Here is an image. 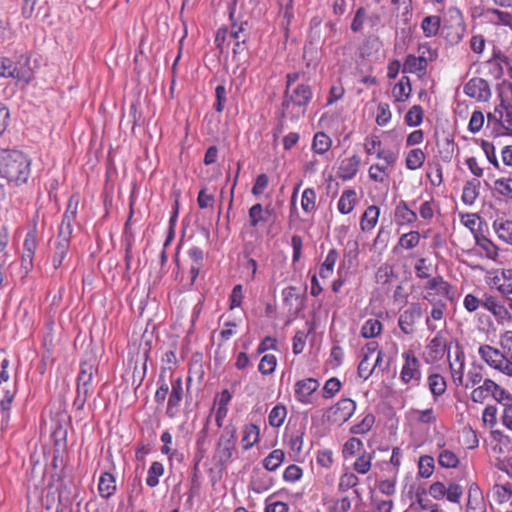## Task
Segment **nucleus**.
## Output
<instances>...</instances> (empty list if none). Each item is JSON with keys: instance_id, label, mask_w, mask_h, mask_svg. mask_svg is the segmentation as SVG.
Segmentation results:
<instances>
[{"instance_id": "obj_1", "label": "nucleus", "mask_w": 512, "mask_h": 512, "mask_svg": "<svg viewBox=\"0 0 512 512\" xmlns=\"http://www.w3.org/2000/svg\"><path fill=\"white\" fill-rule=\"evenodd\" d=\"M31 174V161L18 150L0 152V178L9 187H20L27 183Z\"/></svg>"}, {"instance_id": "obj_2", "label": "nucleus", "mask_w": 512, "mask_h": 512, "mask_svg": "<svg viewBox=\"0 0 512 512\" xmlns=\"http://www.w3.org/2000/svg\"><path fill=\"white\" fill-rule=\"evenodd\" d=\"M313 96L312 89L306 84H297L293 89H285L281 105L284 118L296 120L302 117Z\"/></svg>"}, {"instance_id": "obj_3", "label": "nucleus", "mask_w": 512, "mask_h": 512, "mask_svg": "<svg viewBox=\"0 0 512 512\" xmlns=\"http://www.w3.org/2000/svg\"><path fill=\"white\" fill-rule=\"evenodd\" d=\"M79 203V195L73 194L69 198L62 222L59 226L56 242L70 245V239L77 216Z\"/></svg>"}, {"instance_id": "obj_4", "label": "nucleus", "mask_w": 512, "mask_h": 512, "mask_svg": "<svg viewBox=\"0 0 512 512\" xmlns=\"http://www.w3.org/2000/svg\"><path fill=\"white\" fill-rule=\"evenodd\" d=\"M235 441L236 428L233 425L226 426L215 449V457L221 466H225L232 459Z\"/></svg>"}, {"instance_id": "obj_5", "label": "nucleus", "mask_w": 512, "mask_h": 512, "mask_svg": "<svg viewBox=\"0 0 512 512\" xmlns=\"http://www.w3.org/2000/svg\"><path fill=\"white\" fill-rule=\"evenodd\" d=\"M404 364L400 372V379L404 384L411 387L418 386L421 381L420 361L414 352L409 350L402 354Z\"/></svg>"}, {"instance_id": "obj_6", "label": "nucleus", "mask_w": 512, "mask_h": 512, "mask_svg": "<svg viewBox=\"0 0 512 512\" xmlns=\"http://www.w3.org/2000/svg\"><path fill=\"white\" fill-rule=\"evenodd\" d=\"M452 380L455 385L463 384V374L465 369V353L460 344L450 347L447 355Z\"/></svg>"}, {"instance_id": "obj_7", "label": "nucleus", "mask_w": 512, "mask_h": 512, "mask_svg": "<svg viewBox=\"0 0 512 512\" xmlns=\"http://www.w3.org/2000/svg\"><path fill=\"white\" fill-rule=\"evenodd\" d=\"M429 494L435 500H442L446 498L452 503H459L463 495V488L457 483H449L446 487L442 482H434L429 487Z\"/></svg>"}, {"instance_id": "obj_8", "label": "nucleus", "mask_w": 512, "mask_h": 512, "mask_svg": "<svg viewBox=\"0 0 512 512\" xmlns=\"http://www.w3.org/2000/svg\"><path fill=\"white\" fill-rule=\"evenodd\" d=\"M356 410V403L352 399H341L328 410L327 418L333 423H344L349 420Z\"/></svg>"}, {"instance_id": "obj_9", "label": "nucleus", "mask_w": 512, "mask_h": 512, "mask_svg": "<svg viewBox=\"0 0 512 512\" xmlns=\"http://www.w3.org/2000/svg\"><path fill=\"white\" fill-rule=\"evenodd\" d=\"M382 142L377 135H368L365 138L364 150L367 154H376L378 159L383 160L387 165H394L397 161V154L390 150L381 148Z\"/></svg>"}, {"instance_id": "obj_10", "label": "nucleus", "mask_w": 512, "mask_h": 512, "mask_svg": "<svg viewBox=\"0 0 512 512\" xmlns=\"http://www.w3.org/2000/svg\"><path fill=\"white\" fill-rule=\"evenodd\" d=\"M422 317V308L419 303H411L399 316L398 325L405 334L414 331L415 323Z\"/></svg>"}, {"instance_id": "obj_11", "label": "nucleus", "mask_w": 512, "mask_h": 512, "mask_svg": "<svg viewBox=\"0 0 512 512\" xmlns=\"http://www.w3.org/2000/svg\"><path fill=\"white\" fill-rule=\"evenodd\" d=\"M184 389L181 377L171 381V392L169 394L166 415L169 418H175L179 413V406L183 399Z\"/></svg>"}, {"instance_id": "obj_12", "label": "nucleus", "mask_w": 512, "mask_h": 512, "mask_svg": "<svg viewBox=\"0 0 512 512\" xmlns=\"http://www.w3.org/2000/svg\"><path fill=\"white\" fill-rule=\"evenodd\" d=\"M319 382L314 378H306L295 383V398L302 404H311L312 395L318 389Z\"/></svg>"}, {"instance_id": "obj_13", "label": "nucleus", "mask_w": 512, "mask_h": 512, "mask_svg": "<svg viewBox=\"0 0 512 512\" xmlns=\"http://www.w3.org/2000/svg\"><path fill=\"white\" fill-rule=\"evenodd\" d=\"M464 92L467 96L478 101H487L491 96L489 84L482 78H472L464 86Z\"/></svg>"}, {"instance_id": "obj_14", "label": "nucleus", "mask_w": 512, "mask_h": 512, "mask_svg": "<svg viewBox=\"0 0 512 512\" xmlns=\"http://www.w3.org/2000/svg\"><path fill=\"white\" fill-rule=\"evenodd\" d=\"M426 289L429 290L424 296L430 303L435 302V296H442L451 299V286L442 277H434L427 282Z\"/></svg>"}, {"instance_id": "obj_15", "label": "nucleus", "mask_w": 512, "mask_h": 512, "mask_svg": "<svg viewBox=\"0 0 512 512\" xmlns=\"http://www.w3.org/2000/svg\"><path fill=\"white\" fill-rule=\"evenodd\" d=\"M96 366L91 361H82L80 365V372L77 377V390L90 393L92 390V380Z\"/></svg>"}, {"instance_id": "obj_16", "label": "nucleus", "mask_w": 512, "mask_h": 512, "mask_svg": "<svg viewBox=\"0 0 512 512\" xmlns=\"http://www.w3.org/2000/svg\"><path fill=\"white\" fill-rule=\"evenodd\" d=\"M466 512H486L484 497L476 484H471L469 487Z\"/></svg>"}, {"instance_id": "obj_17", "label": "nucleus", "mask_w": 512, "mask_h": 512, "mask_svg": "<svg viewBox=\"0 0 512 512\" xmlns=\"http://www.w3.org/2000/svg\"><path fill=\"white\" fill-rule=\"evenodd\" d=\"M479 355L485 363H487L490 367L496 370L498 369V367H501V363L503 362L504 357L506 356L499 349H496L490 345L480 346Z\"/></svg>"}, {"instance_id": "obj_18", "label": "nucleus", "mask_w": 512, "mask_h": 512, "mask_svg": "<svg viewBox=\"0 0 512 512\" xmlns=\"http://www.w3.org/2000/svg\"><path fill=\"white\" fill-rule=\"evenodd\" d=\"M272 212V208H264L262 204L256 203L248 211L249 226L256 229L260 224L267 221V216Z\"/></svg>"}, {"instance_id": "obj_19", "label": "nucleus", "mask_w": 512, "mask_h": 512, "mask_svg": "<svg viewBox=\"0 0 512 512\" xmlns=\"http://www.w3.org/2000/svg\"><path fill=\"white\" fill-rule=\"evenodd\" d=\"M417 214L408 207L406 201L401 200L395 208V221L398 225L413 224L417 221Z\"/></svg>"}, {"instance_id": "obj_20", "label": "nucleus", "mask_w": 512, "mask_h": 512, "mask_svg": "<svg viewBox=\"0 0 512 512\" xmlns=\"http://www.w3.org/2000/svg\"><path fill=\"white\" fill-rule=\"evenodd\" d=\"M428 63L420 56L408 55L403 65V72L414 73L422 76L426 73Z\"/></svg>"}, {"instance_id": "obj_21", "label": "nucleus", "mask_w": 512, "mask_h": 512, "mask_svg": "<svg viewBox=\"0 0 512 512\" xmlns=\"http://www.w3.org/2000/svg\"><path fill=\"white\" fill-rule=\"evenodd\" d=\"M360 158L356 155L346 158L341 162L339 167V176L343 180L352 179L358 172Z\"/></svg>"}, {"instance_id": "obj_22", "label": "nucleus", "mask_w": 512, "mask_h": 512, "mask_svg": "<svg viewBox=\"0 0 512 512\" xmlns=\"http://www.w3.org/2000/svg\"><path fill=\"white\" fill-rule=\"evenodd\" d=\"M494 383L491 379H484L482 384L472 390L471 400L475 403H483L489 396H492L493 389H495Z\"/></svg>"}, {"instance_id": "obj_23", "label": "nucleus", "mask_w": 512, "mask_h": 512, "mask_svg": "<svg viewBox=\"0 0 512 512\" xmlns=\"http://www.w3.org/2000/svg\"><path fill=\"white\" fill-rule=\"evenodd\" d=\"M493 229L499 239L512 245V221L504 218H497L493 222Z\"/></svg>"}, {"instance_id": "obj_24", "label": "nucleus", "mask_w": 512, "mask_h": 512, "mask_svg": "<svg viewBox=\"0 0 512 512\" xmlns=\"http://www.w3.org/2000/svg\"><path fill=\"white\" fill-rule=\"evenodd\" d=\"M247 22H242L240 23L239 25L238 24H233L232 27H231V30L229 32V37L233 40H235V44H234V48H233V52L236 54V53H239L241 51V45L242 44H245L246 42V39H247Z\"/></svg>"}, {"instance_id": "obj_25", "label": "nucleus", "mask_w": 512, "mask_h": 512, "mask_svg": "<svg viewBox=\"0 0 512 512\" xmlns=\"http://www.w3.org/2000/svg\"><path fill=\"white\" fill-rule=\"evenodd\" d=\"M98 491L102 498H110L116 491L115 478L111 473L104 472L101 474L98 483Z\"/></svg>"}, {"instance_id": "obj_26", "label": "nucleus", "mask_w": 512, "mask_h": 512, "mask_svg": "<svg viewBox=\"0 0 512 512\" xmlns=\"http://www.w3.org/2000/svg\"><path fill=\"white\" fill-rule=\"evenodd\" d=\"M359 484V478L356 474L350 471H345L339 478L338 491L346 492L349 489H353V492L360 497V492L357 489Z\"/></svg>"}, {"instance_id": "obj_27", "label": "nucleus", "mask_w": 512, "mask_h": 512, "mask_svg": "<svg viewBox=\"0 0 512 512\" xmlns=\"http://www.w3.org/2000/svg\"><path fill=\"white\" fill-rule=\"evenodd\" d=\"M499 107L503 115V128L509 134H512V91L511 97L507 95L505 97L501 96Z\"/></svg>"}, {"instance_id": "obj_28", "label": "nucleus", "mask_w": 512, "mask_h": 512, "mask_svg": "<svg viewBox=\"0 0 512 512\" xmlns=\"http://www.w3.org/2000/svg\"><path fill=\"white\" fill-rule=\"evenodd\" d=\"M380 210L377 206H369L361 216L360 226L363 231L372 230L378 221Z\"/></svg>"}, {"instance_id": "obj_29", "label": "nucleus", "mask_w": 512, "mask_h": 512, "mask_svg": "<svg viewBox=\"0 0 512 512\" xmlns=\"http://www.w3.org/2000/svg\"><path fill=\"white\" fill-rule=\"evenodd\" d=\"M260 437V429L255 424H247L243 428V436L241 439L242 446L245 450L252 448Z\"/></svg>"}, {"instance_id": "obj_30", "label": "nucleus", "mask_w": 512, "mask_h": 512, "mask_svg": "<svg viewBox=\"0 0 512 512\" xmlns=\"http://www.w3.org/2000/svg\"><path fill=\"white\" fill-rule=\"evenodd\" d=\"M357 194L353 189L343 191L338 201V210L342 214H349L356 205Z\"/></svg>"}, {"instance_id": "obj_31", "label": "nucleus", "mask_w": 512, "mask_h": 512, "mask_svg": "<svg viewBox=\"0 0 512 512\" xmlns=\"http://www.w3.org/2000/svg\"><path fill=\"white\" fill-rule=\"evenodd\" d=\"M483 373L482 366L480 365H472V367L468 370L466 380L463 377V384L459 386H463L466 389L475 388L483 382Z\"/></svg>"}, {"instance_id": "obj_32", "label": "nucleus", "mask_w": 512, "mask_h": 512, "mask_svg": "<svg viewBox=\"0 0 512 512\" xmlns=\"http://www.w3.org/2000/svg\"><path fill=\"white\" fill-rule=\"evenodd\" d=\"M498 291L508 296L512 294V269H503L500 276L495 277Z\"/></svg>"}, {"instance_id": "obj_33", "label": "nucleus", "mask_w": 512, "mask_h": 512, "mask_svg": "<svg viewBox=\"0 0 512 512\" xmlns=\"http://www.w3.org/2000/svg\"><path fill=\"white\" fill-rule=\"evenodd\" d=\"M411 93V85L408 77H402L398 83L395 84L392 90L393 97L397 102L406 101Z\"/></svg>"}, {"instance_id": "obj_34", "label": "nucleus", "mask_w": 512, "mask_h": 512, "mask_svg": "<svg viewBox=\"0 0 512 512\" xmlns=\"http://www.w3.org/2000/svg\"><path fill=\"white\" fill-rule=\"evenodd\" d=\"M447 308V305L444 302L438 301L433 303V308L430 313V317L426 319L427 328L431 331H435L437 326L433 323V321H441L444 317V312Z\"/></svg>"}, {"instance_id": "obj_35", "label": "nucleus", "mask_w": 512, "mask_h": 512, "mask_svg": "<svg viewBox=\"0 0 512 512\" xmlns=\"http://www.w3.org/2000/svg\"><path fill=\"white\" fill-rule=\"evenodd\" d=\"M480 181L478 179H473L468 181L464 188L462 194V200L465 204H473L476 198L479 195Z\"/></svg>"}, {"instance_id": "obj_36", "label": "nucleus", "mask_w": 512, "mask_h": 512, "mask_svg": "<svg viewBox=\"0 0 512 512\" xmlns=\"http://www.w3.org/2000/svg\"><path fill=\"white\" fill-rule=\"evenodd\" d=\"M425 158V153L420 148L412 149L406 156V167L409 170H416L424 164Z\"/></svg>"}, {"instance_id": "obj_37", "label": "nucleus", "mask_w": 512, "mask_h": 512, "mask_svg": "<svg viewBox=\"0 0 512 512\" xmlns=\"http://www.w3.org/2000/svg\"><path fill=\"white\" fill-rule=\"evenodd\" d=\"M428 386L435 398L443 395L447 388L446 381L440 374H431L428 377Z\"/></svg>"}, {"instance_id": "obj_38", "label": "nucleus", "mask_w": 512, "mask_h": 512, "mask_svg": "<svg viewBox=\"0 0 512 512\" xmlns=\"http://www.w3.org/2000/svg\"><path fill=\"white\" fill-rule=\"evenodd\" d=\"M164 474V466L161 462L154 461L152 462L150 468L148 469L146 484L154 488L159 484V478Z\"/></svg>"}, {"instance_id": "obj_39", "label": "nucleus", "mask_w": 512, "mask_h": 512, "mask_svg": "<svg viewBox=\"0 0 512 512\" xmlns=\"http://www.w3.org/2000/svg\"><path fill=\"white\" fill-rule=\"evenodd\" d=\"M487 15L491 22L512 28V14L498 9H488Z\"/></svg>"}, {"instance_id": "obj_40", "label": "nucleus", "mask_w": 512, "mask_h": 512, "mask_svg": "<svg viewBox=\"0 0 512 512\" xmlns=\"http://www.w3.org/2000/svg\"><path fill=\"white\" fill-rule=\"evenodd\" d=\"M284 458V451L275 449L263 460V466L269 471H275L283 463Z\"/></svg>"}, {"instance_id": "obj_41", "label": "nucleus", "mask_w": 512, "mask_h": 512, "mask_svg": "<svg viewBox=\"0 0 512 512\" xmlns=\"http://www.w3.org/2000/svg\"><path fill=\"white\" fill-rule=\"evenodd\" d=\"M382 331V323L375 318L368 319L361 328V335L364 338H374Z\"/></svg>"}, {"instance_id": "obj_42", "label": "nucleus", "mask_w": 512, "mask_h": 512, "mask_svg": "<svg viewBox=\"0 0 512 512\" xmlns=\"http://www.w3.org/2000/svg\"><path fill=\"white\" fill-rule=\"evenodd\" d=\"M287 416V409L284 405L278 404L272 408L269 413L268 421L272 427H280L283 425Z\"/></svg>"}, {"instance_id": "obj_43", "label": "nucleus", "mask_w": 512, "mask_h": 512, "mask_svg": "<svg viewBox=\"0 0 512 512\" xmlns=\"http://www.w3.org/2000/svg\"><path fill=\"white\" fill-rule=\"evenodd\" d=\"M331 144V138L327 134L323 132H318L315 134L313 138L312 148L315 151V153L324 154L330 149Z\"/></svg>"}, {"instance_id": "obj_44", "label": "nucleus", "mask_w": 512, "mask_h": 512, "mask_svg": "<svg viewBox=\"0 0 512 512\" xmlns=\"http://www.w3.org/2000/svg\"><path fill=\"white\" fill-rule=\"evenodd\" d=\"M15 393L7 390L4 393L2 400L0 401L1 408V425L4 426L8 423L10 418V409L14 399Z\"/></svg>"}, {"instance_id": "obj_45", "label": "nucleus", "mask_w": 512, "mask_h": 512, "mask_svg": "<svg viewBox=\"0 0 512 512\" xmlns=\"http://www.w3.org/2000/svg\"><path fill=\"white\" fill-rule=\"evenodd\" d=\"M424 111L420 105L412 106L406 113L404 120L408 126L417 127L423 121Z\"/></svg>"}, {"instance_id": "obj_46", "label": "nucleus", "mask_w": 512, "mask_h": 512, "mask_svg": "<svg viewBox=\"0 0 512 512\" xmlns=\"http://www.w3.org/2000/svg\"><path fill=\"white\" fill-rule=\"evenodd\" d=\"M301 207L303 211L310 214L316 209V192L312 188H306L302 193Z\"/></svg>"}, {"instance_id": "obj_47", "label": "nucleus", "mask_w": 512, "mask_h": 512, "mask_svg": "<svg viewBox=\"0 0 512 512\" xmlns=\"http://www.w3.org/2000/svg\"><path fill=\"white\" fill-rule=\"evenodd\" d=\"M421 27L425 36H435L440 28V18L438 16H427L423 19Z\"/></svg>"}, {"instance_id": "obj_48", "label": "nucleus", "mask_w": 512, "mask_h": 512, "mask_svg": "<svg viewBox=\"0 0 512 512\" xmlns=\"http://www.w3.org/2000/svg\"><path fill=\"white\" fill-rule=\"evenodd\" d=\"M373 454L363 452L354 462L353 468L359 474H367L371 469Z\"/></svg>"}, {"instance_id": "obj_49", "label": "nucleus", "mask_w": 512, "mask_h": 512, "mask_svg": "<svg viewBox=\"0 0 512 512\" xmlns=\"http://www.w3.org/2000/svg\"><path fill=\"white\" fill-rule=\"evenodd\" d=\"M387 164H373L368 170L369 178L374 182L383 183L389 176L387 172Z\"/></svg>"}, {"instance_id": "obj_50", "label": "nucleus", "mask_w": 512, "mask_h": 512, "mask_svg": "<svg viewBox=\"0 0 512 512\" xmlns=\"http://www.w3.org/2000/svg\"><path fill=\"white\" fill-rule=\"evenodd\" d=\"M0 77H19V71L11 59L6 57L0 58Z\"/></svg>"}, {"instance_id": "obj_51", "label": "nucleus", "mask_w": 512, "mask_h": 512, "mask_svg": "<svg viewBox=\"0 0 512 512\" xmlns=\"http://www.w3.org/2000/svg\"><path fill=\"white\" fill-rule=\"evenodd\" d=\"M434 471V458L428 455L421 456L418 462V473L423 478H428Z\"/></svg>"}, {"instance_id": "obj_52", "label": "nucleus", "mask_w": 512, "mask_h": 512, "mask_svg": "<svg viewBox=\"0 0 512 512\" xmlns=\"http://www.w3.org/2000/svg\"><path fill=\"white\" fill-rule=\"evenodd\" d=\"M420 233L418 231H410L403 234L398 242V245L405 249H413L419 245Z\"/></svg>"}, {"instance_id": "obj_53", "label": "nucleus", "mask_w": 512, "mask_h": 512, "mask_svg": "<svg viewBox=\"0 0 512 512\" xmlns=\"http://www.w3.org/2000/svg\"><path fill=\"white\" fill-rule=\"evenodd\" d=\"M375 423V417L373 414H367L360 423L353 425L350 429L352 434H365L371 430L373 424Z\"/></svg>"}, {"instance_id": "obj_54", "label": "nucleus", "mask_w": 512, "mask_h": 512, "mask_svg": "<svg viewBox=\"0 0 512 512\" xmlns=\"http://www.w3.org/2000/svg\"><path fill=\"white\" fill-rule=\"evenodd\" d=\"M375 371L371 359L368 353H364L362 359L358 365V376L364 380H367Z\"/></svg>"}, {"instance_id": "obj_55", "label": "nucleus", "mask_w": 512, "mask_h": 512, "mask_svg": "<svg viewBox=\"0 0 512 512\" xmlns=\"http://www.w3.org/2000/svg\"><path fill=\"white\" fill-rule=\"evenodd\" d=\"M495 190L502 196L512 199V173L507 178H500L494 182Z\"/></svg>"}, {"instance_id": "obj_56", "label": "nucleus", "mask_w": 512, "mask_h": 512, "mask_svg": "<svg viewBox=\"0 0 512 512\" xmlns=\"http://www.w3.org/2000/svg\"><path fill=\"white\" fill-rule=\"evenodd\" d=\"M392 118V113L388 103H379L377 106L376 123L379 126H386Z\"/></svg>"}, {"instance_id": "obj_57", "label": "nucleus", "mask_w": 512, "mask_h": 512, "mask_svg": "<svg viewBox=\"0 0 512 512\" xmlns=\"http://www.w3.org/2000/svg\"><path fill=\"white\" fill-rule=\"evenodd\" d=\"M70 245L63 243H55V250L52 258V264L55 269H58L62 263L64 258L66 257L69 251Z\"/></svg>"}, {"instance_id": "obj_58", "label": "nucleus", "mask_w": 512, "mask_h": 512, "mask_svg": "<svg viewBox=\"0 0 512 512\" xmlns=\"http://www.w3.org/2000/svg\"><path fill=\"white\" fill-rule=\"evenodd\" d=\"M277 360L273 354L264 355L259 363L258 369L264 375H269L274 372Z\"/></svg>"}, {"instance_id": "obj_59", "label": "nucleus", "mask_w": 512, "mask_h": 512, "mask_svg": "<svg viewBox=\"0 0 512 512\" xmlns=\"http://www.w3.org/2000/svg\"><path fill=\"white\" fill-rule=\"evenodd\" d=\"M438 462L444 468H455L459 463V459L452 451L443 450L438 456Z\"/></svg>"}, {"instance_id": "obj_60", "label": "nucleus", "mask_w": 512, "mask_h": 512, "mask_svg": "<svg viewBox=\"0 0 512 512\" xmlns=\"http://www.w3.org/2000/svg\"><path fill=\"white\" fill-rule=\"evenodd\" d=\"M495 466L512 479V448L507 451L505 456L496 459Z\"/></svg>"}, {"instance_id": "obj_61", "label": "nucleus", "mask_w": 512, "mask_h": 512, "mask_svg": "<svg viewBox=\"0 0 512 512\" xmlns=\"http://www.w3.org/2000/svg\"><path fill=\"white\" fill-rule=\"evenodd\" d=\"M341 389V382L338 378L332 377L328 379L323 387V397L330 399L334 397Z\"/></svg>"}, {"instance_id": "obj_62", "label": "nucleus", "mask_w": 512, "mask_h": 512, "mask_svg": "<svg viewBox=\"0 0 512 512\" xmlns=\"http://www.w3.org/2000/svg\"><path fill=\"white\" fill-rule=\"evenodd\" d=\"M412 413L415 415V419L422 424H434L437 420L433 408L425 410H413Z\"/></svg>"}, {"instance_id": "obj_63", "label": "nucleus", "mask_w": 512, "mask_h": 512, "mask_svg": "<svg viewBox=\"0 0 512 512\" xmlns=\"http://www.w3.org/2000/svg\"><path fill=\"white\" fill-rule=\"evenodd\" d=\"M416 498L421 510L425 512H438V505L426 497L425 491H422V493L417 492Z\"/></svg>"}, {"instance_id": "obj_64", "label": "nucleus", "mask_w": 512, "mask_h": 512, "mask_svg": "<svg viewBox=\"0 0 512 512\" xmlns=\"http://www.w3.org/2000/svg\"><path fill=\"white\" fill-rule=\"evenodd\" d=\"M427 348L429 349L430 353L433 354L434 357L436 358L439 355L444 353L445 348H446V344H445L444 339L441 336L436 335L430 341V343L428 344Z\"/></svg>"}]
</instances>
